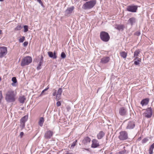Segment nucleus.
I'll return each mask as SVG.
<instances>
[{
    "label": "nucleus",
    "mask_w": 154,
    "mask_h": 154,
    "mask_svg": "<svg viewBox=\"0 0 154 154\" xmlns=\"http://www.w3.org/2000/svg\"><path fill=\"white\" fill-rule=\"evenodd\" d=\"M53 134L54 133L52 131L50 130L47 131L45 134L44 137L46 139H50L52 137Z\"/></svg>",
    "instance_id": "6e6552de"
},
{
    "label": "nucleus",
    "mask_w": 154,
    "mask_h": 154,
    "mask_svg": "<svg viewBox=\"0 0 154 154\" xmlns=\"http://www.w3.org/2000/svg\"><path fill=\"white\" fill-rule=\"evenodd\" d=\"M44 122V118L43 117H42L40 118L38 122V124L41 127L42 126L43 123Z\"/></svg>",
    "instance_id": "5701e85b"
},
{
    "label": "nucleus",
    "mask_w": 154,
    "mask_h": 154,
    "mask_svg": "<svg viewBox=\"0 0 154 154\" xmlns=\"http://www.w3.org/2000/svg\"><path fill=\"white\" fill-rule=\"evenodd\" d=\"M66 109L68 111H69L71 109L70 107L69 106H67L66 107Z\"/></svg>",
    "instance_id": "37998d69"
},
{
    "label": "nucleus",
    "mask_w": 154,
    "mask_h": 154,
    "mask_svg": "<svg viewBox=\"0 0 154 154\" xmlns=\"http://www.w3.org/2000/svg\"><path fill=\"white\" fill-rule=\"evenodd\" d=\"M28 118V116H25L23 117L20 120V122H25Z\"/></svg>",
    "instance_id": "393cba45"
},
{
    "label": "nucleus",
    "mask_w": 154,
    "mask_h": 154,
    "mask_svg": "<svg viewBox=\"0 0 154 154\" xmlns=\"http://www.w3.org/2000/svg\"><path fill=\"white\" fill-rule=\"evenodd\" d=\"M17 93L11 89L9 90L6 93L5 99L8 103H12L15 101L17 97Z\"/></svg>",
    "instance_id": "f257e3e1"
},
{
    "label": "nucleus",
    "mask_w": 154,
    "mask_h": 154,
    "mask_svg": "<svg viewBox=\"0 0 154 154\" xmlns=\"http://www.w3.org/2000/svg\"><path fill=\"white\" fill-rule=\"evenodd\" d=\"M49 154H51V153H49Z\"/></svg>",
    "instance_id": "4d7b16f0"
},
{
    "label": "nucleus",
    "mask_w": 154,
    "mask_h": 154,
    "mask_svg": "<svg viewBox=\"0 0 154 154\" xmlns=\"http://www.w3.org/2000/svg\"><path fill=\"white\" fill-rule=\"evenodd\" d=\"M24 29V32H26L28 31V26L27 25H25L23 26Z\"/></svg>",
    "instance_id": "2f4dec72"
},
{
    "label": "nucleus",
    "mask_w": 154,
    "mask_h": 154,
    "mask_svg": "<svg viewBox=\"0 0 154 154\" xmlns=\"http://www.w3.org/2000/svg\"><path fill=\"white\" fill-rule=\"evenodd\" d=\"M45 91L44 90H43L41 94L42 95H45L47 94L46 93H45Z\"/></svg>",
    "instance_id": "de8ad7c7"
},
{
    "label": "nucleus",
    "mask_w": 154,
    "mask_h": 154,
    "mask_svg": "<svg viewBox=\"0 0 154 154\" xmlns=\"http://www.w3.org/2000/svg\"><path fill=\"white\" fill-rule=\"evenodd\" d=\"M43 57L42 56H41L39 62L43 63Z\"/></svg>",
    "instance_id": "58836bf2"
},
{
    "label": "nucleus",
    "mask_w": 154,
    "mask_h": 154,
    "mask_svg": "<svg viewBox=\"0 0 154 154\" xmlns=\"http://www.w3.org/2000/svg\"><path fill=\"white\" fill-rule=\"evenodd\" d=\"M4 0H0V2H3Z\"/></svg>",
    "instance_id": "3c124183"
},
{
    "label": "nucleus",
    "mask_w": 154,
    "mask_h": 154,
    "mask_svg": "<svg viewBox=\"0 0 154 154\" xmlns=\"http://www.w3.org/2000/svg\"><path fill=\"white\" fill-rule=\"evenodd\" d=\"M96 0H91L90 1L86 2L82 6L84 9H89L93 8L96 4Z\"/></svg>",
    "instance_id": "f03ea898"
},
{
    "label": "nucleus",
    "mask_w": 154,
    "mask_h": 154,
    "mask_svg": "<svg viewBox=\"0 0 154 154\" xmlns=\"http://www.w3.org/2000/svg\"><path fill=\"white\" fill-rule=\"evenodd\" d=\"M91 139L88 137H85L82 141V143L85 145H87L91 142Z\"/></svg>",
    "instance_id": "dca6fc26"
},
{
    "label": "nucleus",
    "mask_w": 154,
    "mask_h": 154,
    "mask_svg": "<svg viewBox=\"0 0 154 154\" xmlns=\"http://www.w3.org/2000/svg\"><path fill=\"white\" fill-rule=\"evenodd\" d=\"M12 81L13 83L11 84V85L13 86H15V83L17 82V80L16 78L15 77H13L12 79Z\"/></svg>",
    "instance_id": "a878e982"
},
{
    "label": "nucleus",
    "mask_w": 154,
    "mask_h": 154,
    "mask_svg": "<svg viewBox=\"0 0 154 154\" xmlns=\"http://www.w3.org/2000/svg\"><path fill=\"white\" fill-rule=\"evenodd\" d=\"M61 105V103L60 101H58L56 103V105L58 107L60 106Z\"/></svg>",
    "instance_id": "79ce46f5"
},
{
    "label": "nucleus",
    "mask_w": 154,
    "mask_h": 154,
    "mask_svg": "<svg viewBox=\"0 0 154 154\" xmlns=\"http://www.w3.org/2000/svg\"><path fill=\"white\" fill-rule=\"evenodd\" d=\"M119 138L121 140H124L128 138L127 132L125 131H122L120 132V135Z\"/></svg>",
    "instance_id": "423d86ee"
},
{
    "label": "nucleus",
    "mask_w": 154,
    "mask_h": 154,
    "mask_svg": "<svg viewBox=\"0 0 154 154\" xmlns=\"http://www.w3.org/2000/svg\"><path fill=\"white\" fill-rule=\"evenodd\" d=\"M3 98V96L2 93V91H0V103L1 102Z\"/></svg>",
    "instance_id": "f704fd0d"
},
{
    "label": "nucleus",
    "mask_w": 154,
    "mask_h": 154,
    "mask_svg": "<svg viewBox=\"0 0 154 154\" xmlns=\"http://www.w3.org/2000/svg\"><path fill=\"white\" fill-rule=\"evenodd\" d=\"M85 149L86 150H88V149Z\"/></svg>",
    "instance_id": "603ef678"
},
{
    "label": "nucleus",
    "mask_w": 154,
    "mask_h": 154,
    "mask_svg": "<svg viewBox=\"0 0 154 154\" xmlns=\"http://www.w3.org/2000/svg\"><path fill=\"white\" fill-rule=\"evenodd\" d=\"M61 57L62 58H65L66 57L65 54L64 52H62L61 54Z\"/></svg>",
    "instance_id": "473e14b6"
},
{
    "label": "nucleus",
    "mask_w": 154,
    "mask_h": 154,
    "mask_svg": "<svg viewBox=\"0 0 154 154\" xmlns=\"http://www.w3.org/2000/svg\"><path fill=\"white\" fill-rule=\"evenodd\" d=\"M8 154L7 153H4V154Z\"/></svg>",
    "instance_id": "6e6d98bb"
},
{
    "label": "nucleus",
    "mask_w": 154,
    "mask_h": 154,
    "mask_svg": "<svg viewBox=\"0 0 154 154\" xmlns=\"http://www.w3.org/2000/svg\"><path fill=\"white\" fill-rule=\"evenodd\" d=\"M43 63L39 62L38 66L37 67V70H39L41 69V65Z\"/></svg>",
    "instance_id": "c756f323"
},
{
    "label": "nucleus",
    "mask_w": 154,
    "mask_h": 154,
    "mask_svg": "<svg viewBox=\"0 0 154 154\" xmlns=\"http://www.w3.org/2000/svg\"><path fill=\"white\" fill-rule=\"evenodd\" d=\"M137 9V7L135 5L128 6L127 8V10L129 12H135Z\"/></svg>",
    "instance_id": "1a4fd4ad"
},
{
    "label": "nucleus",
    "mask_w": 154,
    "mask_h": 154,
    "mask_svg": "<svg viewBox=\"0 0 154 154\" xmlns=\"http://www.w3.org/2000/svg\"><path fill=\"white\" fill-rule=\"evenodd\" d=\"M105 135L103 131H100L97 135V137L98 139H102Z\"/></svg>",
    "instance_id": "6ab92c4d"
},
{
    "label": "nucleus",
    "mask_w": 154,
    "mask_h": 154,
    "mask_svg": "<svg viewBox=\"0 0 154 154\" xmlns=\"http://www.w3.org/2000/svg\"><path fill=\"white\" fill-rule=\"evenodd\" d=\"M140 31H137L135 33V35H137V36H139L140 35Z\"/></svg>",
    "instance_id": "a19ab883"
},
{
    "label": "nucleus",
    "mask_w": 154,
    "mask_h": 154,
    "mask_svg": "<svg viewBox=\"0 0 154 154\" xmlns=\"http://www.w3.org/2000/svg\"><path fill=\"white\" fill-rule=\"evenodd\" d=\"M26 99V98L24 96H20L18 98L19 101L21 103H24Z\"/></svg>",
    "instance_id": "4be33fe9"
},
{
    "label": "nucleus",
    "mask_w": 154,
    "mask_h": 154,
    "mask_svg": "<svg viewBox=\"0 0 154 154\" xmlns=\"http://www.w3.org/2000/svg\"><path fill=\"white\" fill-rule=\"evenodd\" d=\"M100 39L104 42H108L110 39V36L108 33L104 31L100 32Z\"/></svg>",
    "instance_id": "7ed1b4c3"
},
{
    "label": "nucleus",
    "mask_w": 154,
    "mask_h": 154,
    "mask_svg": "<svg viewBox=\"0 0 154 154\" xmlns=\"http://www.w3.org/2000/svg\"><path fill=\"white\" fill-rule=\"evenodd\" d=\"M126 151L125 150H124V151H120L119 152V153L120 154H124L125 153V152Z\"/></svg>",
    "instance_id": "a18cd8bd"
},
{
    "label": "nucleus",
    "mask_w": 154,
    "mask_h": 154,
    "mask_svg": "<svg viewBox=\"0 0 154 154\" xmlns=\"http://www.w3.org/2000/svg\"><path fill=\"white\" fill-rule=\"evenodd\" d=\"M148 140V139L147 138H144L142 140V142L143 143H146Z\"/></svg>",
    "instance_id": "72a5a7b5"
},
{
    "label": "nucleus",
    "mask_w": 154,
    "mask_h": 154,
    "mask_svg": "<svg viewBox=\"0 0 154 154\" xmlns=\"http://www.w3.org/2000/svg\"><path fill=\"white\" fill-rule=\"evenodd\" d=\"M110 60L109 57H104L101 59L100 62L103 63H106L108 62Z\"/></svg>",
    "instance_id": "2eb2a0df"
},
{
    "label": "nucleus",
    "mask_w": 154,
    "mask_h": 154,
    "mask_svg": "<svg viewBox=\"0 0 154 154\" xmlns=\"http://www.w3.org/2000/svg\"><path fill=\"white\" fill-rule=\"evenodd\" d=\"M22 27L21 25H18L15 28V30H20Z\"/></svg>",
    "instance_id": "c85d7f7f"
},
{
    "label": "nucleus",
    "mask_w": 154,
    "mask_h": 154,
    "mask_svg": "<svg viewBox=\"0 0 154 154\" xmlns=\"http://www.w3.org/2000/svg\"><path fill=\"white\" fill-rule=\"evenodd\" d=\"M153 149H152V148L150 147L149 149V154H152Z\"/></svg>",
    "instance_id": "c9c22d12"
},
{
    "label": "nucleus",
    "mask_w": 154,
    "mask_h": 154,
    "mask_svg": "<svg viewBox=\"0 0 154 154\" xmlns=\"http://www.w3.org/2000/svg\"><path fill=\"white\" fill-rule=\"evenodd\" d=\"M21 125L22 126V128H24L25 125V122H20Z\"/></svg>",
    "instance_id": "c03bdc74"
},
{
    "label": "nucleus",
    "mask_w": 154,
    "mask_h": 154,
    "mask_svg": "<svg viewBox=\"0 0 154 154\" xmlns=\"http://www.w3.org/2000/svg\"><path fill=\"white\" fill-rule=\"evenodd\" d=\"M23 132H21L20 133V135L21 138L23 136Z\"/></svg>",
    "instance_id": "49530a36"
},
{
    "label": "nucleus",
    "mask_w": 154,
    "mask_h": 154,
    "mask_svg": "<svg viewBox=\"0 0 154 154\" xmlns=\"http://www.w3.org/2000/svg\"><path fill=\"white\" fill-rule=\"evenodd\" d=\"M92 144L91 147L93 148H96L99 146V142L98 140L96 139H93L92 141Z\"/></svg>",
    "instance_id": "f8f14e48"
},
{
    "label": "nucleus",
    "mask_w": 154,
    "mask_h": 154,
    "mask_svg": "<svg viewBox=\"0 0 154 154\" xmlns=\"http://www.w3.org/2000/svg\"><path fill=\"white\" fill-rule=\"evenodd\" d=\"M48 53L50 57L54 59H55L57 58V57L56 55V53L55 52H54V54H53L52 52L49 51L48 52Z\"/></svg>",
    "instance_id": "a211bd4d"
},
{
    "label": "nucleus",
    "mask_w": 154,
    "mask_h": 154,
    "mask_svg": "<svg viewBox=\"0 0 154 154\" xmlns=\"http://www.w3.org/2000/svg\"><path fill=\"white\" fill-rule=\"evenodd\" d=\"M56 90L54 89L53 90V96H56Z\"/></svg>",
    "instance_id": "4c0bfd02"
},
{
    "label": "nucleus",
    "mask_w": 154,
    "mask_h": 154,
    "mask_svg": "<svg viewBox=\"0 0 154 154\" xmlns=\"http://www.w3.org/2000/svg\"><path fill=\"white\" fill-rule=\"evenodd\" d=\"M135 123L133 121L129 122L127 124L126 129H131L134 128L135 127Z\"/></svg>",
    "instance_id": "9b49d317"
},
{
    "label": "nucleus",
    "mask_w": 154,
    "mask_h": 154,
    "mask_svg": "<svg viewBox=\"0 0 154 154\" xmlns=\"http://www.w3.org/2000/svg\"><path fill=\"white\" fill-rule=\"evenodd\" d=\"M124 26L122 25H119L118 26L117 29L119 30H122L123 29Z\"/></svg>",
    "instance_id": "cd10ccee"
},
{
    "label": "nucleus",
    "mask_w": 154,
    "mask_h": 154,
    "mask_svg": "<svg viewBox=\"0 0 154 154\" xmlns=\"http://www.w3.org/2000/svg\"><path fill=\"white\" fill-rule=\"evenodd\" d=\"M25 39V37L24 36H22V38H20L19 42L20 43L23 42Z\"/></svg>",
    "instance_id": "7c9ffc66"
},
{
    "label": "nucleus",
    "mask_w": 154,
    "mask_h": 154,
    "mask_svg": "<svg viewBox=\"0 0 154 154\" xmlns=\"http://www.w3.org/2000/svg\"><path fill=\"white\" fill-rule=\"evenodd\" d=\"M140 51L139 50H136L135 51L134 53V57H137L138 56V54L140 53Z\"/></svg>",
    "instance_id": "bb28decb"
},
{
    "label": "nucleus",
    "mask_w": 154,
    "mask_h": 154,
    "mask_svg": "<svg viewBox=\"0 0 154 154\" xmlns=\"http://www.w3.org/2000/svg\"><path fill=\"white\" fill-rule=\"evenodd\" d=\"M150 147L153 149L154 148V143L151 145Z\"/></svg>",
    "instance_id": "09e8293b"
},
{
    "label": "nucleus",
    "mask_w": 154,
    "mask_h": 154,
    "mask_svg": "<svg viewBox=\"0 0 154 154\" xmlns=\"http://www.w3.org/2000/svg\"><path fill=\"white\" fill-rule=\"evenodd\" d=\"M134 64L136 65L139 64L141 62V59L140 58L138 57H136L134 59Z\"/></svg>",
    "instance_id": "aec40b11"
},
{
    "label": "nucleus",
    "mask_w": 154,
    "mask_h": 154,
    "mask_svg": "<svg viewBox=\"0 0 154 154\" xmlns=\"http://www.w3.org/2000/svg\"><path fill=\"white\" fill-rule=\"evenodd\" d=\"M139 140H140V138H139L138 139Z\"/></svg>",
    "instance_id": "864d4df0"
},
{
    "label": "nucleus",
    "mask_w": 154,
    "mask_h": 154,
    "mask_svg": "<svg viewBox=\"0 0 154 154\" xmlns=\"http://www.w3.org/2000/svg\"><path fill=\"white\" fill-rule=\"evenodd\" d=\"M7 48L5 46L0 47V58L5 56L7 53Z\"/></svg>",
    "instance_id": "39448f33"
},
{
    "label": "nucleus",
    "mask_w": 154,
    "mask_h": 154,
    "mask_svg": "<svg viewBox=\"0 0 154 154\" xmlns=\"http://www.w3.org/2000/svg\"><path fill=\"white\" fill-rule=\"evenodd\" d=\"M119 113L122 116H125L127 115V109L124 107H120L119 109Z\"/></svg>",
    "instance_id": "9d476101"
},
{
    "label": "nucleus",
    "mask_w": 154,
    "mask_h": 154,
    "mask_svg": "<svg viewBox=\"0 0 154 154\" xmlns=\"http://www.w3.org/2000/svg\"><path fill=\"white\" fill-rule=\"evenodd\" d=\"M28 44V42H25L23 43V45L24 47H26L27 45Z\"/></svg>",
    "instance_id": "ea45409f"
},
{
    "label": "nucleus",
    "mask_w": 154,
    "mask_h": 154,
    "mask_svg": "<svg viewBox=\"0 0 154 154\" xmlns=\"http://www.w3.org/2000/svg\"><path fill=\"white\" fill-rule=\"evenodd\" d=\"M128 23L131 24V25H133L136 22L135 18L134 17H131L128 20Z\"/></svg>",
    "instance_id": "412c9836"
},
{
    "label": "nucleus",
    "mask_w": 154,
    "mask_h": 154,
    "mask_svg": "<svg viewBox=\"0 0 154 154\" xmlns=\"http://www.w3.org/2000/svg\"><path fill=\"white\" fill-rule=\"evenodd\" d=\"M62 92V90L61 88H59L56 94V99L58 100L60 99L61 96Z\"/></svg>",
    "instance_id": "4468645a"
},
{
    "label": "nucleus",
    "mask_w": 154,
    "mask_h": 154,
    "mask_svg": "<svg viewBox=\"0 0 154 154\" xmlns=\"http://www.w3.org/2000/svg\"><path fill=\"white\" fill-rule=\"evenodd\" d=\"M143 115L147 118L151 117L152 115V109L151 108H148L146 109V111L144 113Z\"/></svg>",
    "instance_id": "0eeeda50"
},
{
    "label": "nucleus",
    "mask_w": 154,
    "mask_h": 154,
    "mask_svg": "<svg viewBox=\"0 0 154 154\" xmlns=\"http://www.w3.org/2000/svg\"><path fill=\"white\" fill-rule=\"evenodd\" d=\"M77 142V140H76L71 145V147H74L76 143Z\"/></svg>",
    "instance_id": "e433bc0d"
},
{
    "label": "nucleus",
    "mask_w": 154,
    "mask_h": 154,
    "mask_svg": "<svg viewBox=\"0 0 154 154\" xmlns=\"http://www.w3.org/2000/svg\"><path fill=\"white\" fill-rule=\"evenodd\" d=\"M49 89V87H47L44 90L45 91H47L48 89Z\"/></svg>",
    "instance_id": "8fccbe9b"
},
{
    "label": "nucleus",
    "mask_w": 154,
    "mask_h": 154,
    "mask_svg": "<svg viewBox=\"0 0 154 154\" xmlns=\"http://www.w3.org/2000/svg\"><path fill=\"white\" fill-rule=\"evenodd\" d=\"M1 32H2V31L0 30V34H1Z\"/></svg>",
    "instance_id": "5fc2aeb1"
},
{
    "label": "nucleus",
    "mask_w": 154,
    "mask_h": 154,
    "mask_svg": "<svg viewBox=\"0 0 154 154\" xmlns=\"http://www.w3.org/2000/svg\"><path fill=\"white\" fill-rule=\"evenodd\" d=\"M32 61V58L31 57L27 56L24 57L22 60L21 65L24 66L27 65L30 63Z\"/></svg>",
    "instance_id": "20e7f679"
},
{
    "label": "nucleus",
    "mask_w": 154,
    "mask_h": 154,
    "mask_svg": "<svg viewBox=\"0 0 154 154\" xmlns=\"http://www.w3.org/2000/svg\"><path fill=\"white\" fill-rule=\"evenodd\" d=\"M74 9V7L72 6L68 8L65 11V15L66 16H69L71 14Z\"/></svg>",
    "instance_id": "ddd939ff"
},
{
    "label": "nucleus",
    "mask_w": 154,
    "mask_h": 154,
    "mask_svg": "<svg viewBox=\"0 0 154 154\" xmlns=\"http://www.w3.org/2000/svg\"><path fill=\"white\" fill-rule=\"evenodd\" d=\"M120 55L123 58H126L127 56V53L125 51H122L120 53Z\"/></svg>",
    "instance_id": "b1692460"
},
{
    "label": "nucleus",
    "mask_w": 154,
    "mask_h": 154,
    "mask_svg": "<svg viewBox=\"0 0 154 154\" xmlns=\"http://www.w3.org/2000/svg\"><path fill=\"white\" fill-rule=\"evenodd\" d=\"M149 99L148 98H146L142 100L140 102L142 106L147 105L149 103Z\"/></svg>",
    "instance_id": "f3484780"
}]
</instances>
